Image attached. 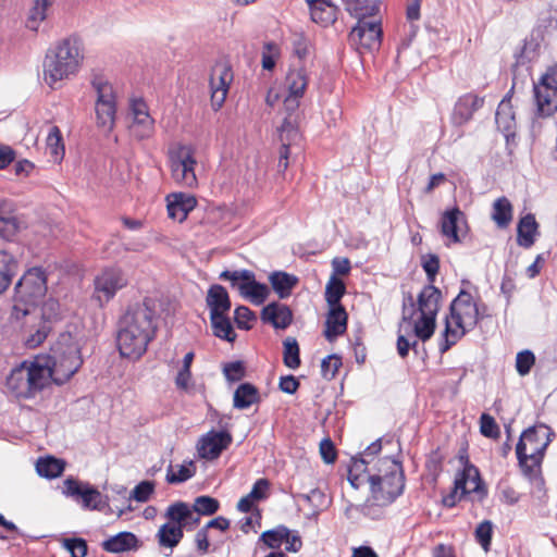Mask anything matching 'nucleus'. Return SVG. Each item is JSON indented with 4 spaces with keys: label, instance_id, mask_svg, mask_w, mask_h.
Instances as JSON below:
<instances>
[{
    "label": "nucleus",
    "instance_id": "nucleus-16",
    "mask_svg": "<svg viewBox=\"0 0 557 557\" xmlns=\"http://www.w3.org/2000/svg\"><path fill=\"white\" fill-rule=\"evenodd\" d=\"M133 122L129 125L131 134L139 139H147L154 133V119L149 113L148 104L144 99H133L129 104Z\"/></svg>",
    "mask_w": 557,
    "mask_h": 557
},
{
    "label": "nucleus",
    "instance_id": "nucleus-59",
    "mask_svg": "<svg viewBox=\"0 0 557 557\" xmlns=\"http://www.w3.org/2000/svg\"><path fill=\"white\" fill-rule=\"evenodd\" d=\"M480 432L487 438H498L500 435V430L495 419L485 412L480 417Z\"/></svg>",
    "mask_w": 557,
    "mask_h": 557
},
{
    "label": "nucleus",
    "instance_id": "nucleus-23",
    "mask_svg": "<svg viewBox=\"0 0 557 557\" xmlns=\"http://www.w3.org/2000/svg\"><path fill=\"white\" fill-rule=\"evenodd\" d=\"M309 7L311 20L327 27L337 20L338 8L331 0H305Z\"/></svg>",
    "mask_w": 557,
    "mask_h": 557
},
{
    "label": "nucleus",
    "instance_id": "nucleus-28",
    "mask_svg": "<svg viewBox=\"0 0 557 557\" xmlns=\"http://www.w3.org/2000/svg\"><path fill=\"white\" fill-rule=\"evenodd\" d=\"M7 387L16 398L29 399L34 397L24 366L11 371L7 379Z\"/></svg>",
    "mask_w": 557,
    "mask_h": 557
},
{
    "label": "nucleus",
    "instance_id": "nucleus-31",
    "mask_svg": "<svg viewBox=\"0 0 557 557\" xmlns=\"http://www.w3.org/2000/svg\"><path fill=\"white\" fill-rule=\"evenodd\" d=\"M184 528L180 524L165 522L160 525L156 539L160 547L169 548L171 552L181 543L184 537Z\"/></svg>",
    "mask_w": 557,
    "mask_h": 557
},
{
    "label": "nucleus",
    "instance_id": "nucleus-63",
    "mask_svg": "<svg viewBox=\"0 0 557 557\" xmlns=\"http://www.w3.org/2000/svg\"><path fill=\"white\" fill-rule=\"evenodd\" d=\"M269 294V287L264 283L256 281L245 299H248L256 306H260L267 300Z\"/></svg>",
    "mask_w": 557,
    "mask_h": 557
},
{
    "label": "nucleus",
    "instance_id": "nucleus-64",
    "mask_svg": "<svg viewBox=\"0 0 557 557\" xmlns=\"http://www.w3.org/2000/svg\"><path fill=\"white\" fill-rule=\"evenodd\" d=\"M223 373L227 381H240L246 374V368L243 361L236 360L228 362L223 368Z\"/></svg>",
    "mask_w": 557,
    "mask_h": 557
},
{
    "label": "nucleus",
    "instance_id": "nucleus-10",
    "mask_svg": "<svg viewBox=\"0 0 557 557\" xmlns=\"http://www.w3.org/2000/svg\"><path fill=\"white\" fill-rule=\"evenodd\" d=\"M368 16H358L356 26L348 36L349 44L360 53L376 51L382 42V26L380 21H367Z\"/></svg>",
    "mask_w": 557,
    "mask_h": 557
},
{
    "label": "nucleus",
    "instance_id": "nucleus-49",
    "mask_svg": "<svg viewBox=\"0 0 557 557\" xmlns=\"http://www.w3.org/2000/svg\"><path fill=\"white\" fill-rule=\"evenodd\" d=\"M195 473L196 467L191 460L181 465L177 472L173 471V466L170 463L165 480L169 484H178L191 479Z\"/></svg>",
    "mask_w": 557,
    "mask_h": 557
},
{
    "label": "nucleus",
    "instance_id": "nucleus-30",
    "mask_svg": "<svg viewBox=\"0 0 557 557\" xmlns=\"http://www.w3.org/2000/svg\"><path fill=\"white\" fill-rule=\"evenodd\" d=\"M24 368L29 386L35 397L49 384V380L51 379V369L48 363L42 366L38 362H32L29 367Z\"/></svg>",
    "mask_w": 557,
    "mask_h": 557
},
{
    "label": "nucleus",
    "instance_id": "nucleus-36",
    "mask_svg": "<svg viewBox=\"0 0 557 557\" xmlns=\"http://www.w3.org/2000/svg\"><path fill=\"white\" fill-rule=\"evenodd\" d=\"M523 476L529 481L533 494L539 498L546 493L545 480L542 474V463H524L519 466Z\"/></svg>",
    "mask_w": 557,
    "mask_h": 557
},
{
    "label": "nucleus",
    "instance_id": "nucleus-13",
    "mask_svg": "<svg viewBox=\"0 0 557 557\" xmlns=\"http://www.w3.org/2000/svg\"><path fill=\"white\" fill-rule=\"evenodd\" d=\"M534 97L541 116H549L557 111V65L550 66L534 84Z\"/></svg>",
    "mask_w": 557,
    "mask_h": 557
},
{
    "label": "nucleus",
    "instance_id": "nucleus-57",
    "mask_svg": "<svg viewBox=\"0 0 557 557\" xmlns=\"http://www.w3.org/2000/svg\"><path fill=\"white\" fill-rule=\"evenodd\" d=\"M539 45L531 41H525L519 53H516V65L528 66L537 55L536 48Z\"/></svg>",
    "mask_w": 557,
    "mask_h": 557
},
{
    "label": "nucleus",
    "instance_id": "nucleus-15",
    "mask_svg": "<svg viewBox=\"0 0 557 557\" xmlns=\"http://www.w3.org/2000/svg\"><path fill=\"white\" fill-rule=\"evenodd\" d=\"M234 79L232 66L226 62H216L210 74L211 107L214 111L225 102L230 85Z\"/></svg>",
    "mask_w": 557,
    "mask_h": 557
},
{
    "label": "nucleus",
    "instance_id": "nucleus-3",
    "mask_svg": "<svg viewBox=\"0 0 557 557\" xmlns=\"http://www.w3.org/2000/svg\"><path fill=\"white\" fill-rule=\"evenodd\" d=\"M47 293V274L41 267L28 269L14 287L12 318L20 320L32 312Z\"/></svg>",
    "mask_w": 557,
    "mask_h": 557
},
{
    "label": "nucleus",
    "instance_id": "nucleus-5",
    "mask_svg": "<svg viewBox=\"0 0 557 557\" xmlns=\"http://www.w3.org/2000/svg\"><path fill=\"white\" fill-rule=\"evenodd\" d=\"M554 437L555 432L543 422L525 429L516 445L518 466L543 463L547 447Z\"/></svg>",
    "mask_w": 557,
    "mask_h": 557
},
{
    "label": "nucleus",
    "instance_id": "nucleus-19",
    "mask_svg": "<svg viewBox=\"0 0 557 557\" xmlns=\"http://www.w3.org/2000/svg\"><path fill=\"white\" fill-rule=\"evenodd\" d=\"M484 97L473 92H467L460 96L453 109L451 123L455 126H462L470 122L473 114L480 110L484 104Z\"/></svg>",
    "mask_w": 557,
    "mask_h": 557
},
{
    "label": "nucleus",
    "instance_id": "nucleus-8",
    "mask_svg": "<svg viewBox=\"0 0 557 557\" xmlns=\"http://www.w3.org/2000/svg\"><path fill=\"white\" fill-rule=\"evenodd\" d=\"M447 317L451 324L460 331H465V334L473 330L482 320L479 305L473 302L471 294L465 289H461L450 302Z\"/></svg>",
    "mask_w": 557,
    "mask_h": 557
},
{
    "label": "nucleus",
    "instance_id": "nucleus-53",
    "mask_svg": "<svg viewBox=\"0 0 557 557\" xmlns=\"http://www.w3.org/2000/svg\"><path fill=\"white\" fill-rule=\"evenodd\" d=\"M474 537L485 553L490 552L493 537V523L484 520L475 528Z\"/></svg>",
    "mask_w": 557,
    "mask_h": 557
},
{
    "label": "nucleus",
    "instance_id": "nucleus-20",
    "mask_svg": "<svg viewBox=\"0 0 557 557\" xmlns=\"http://www.w3.org/2000/svg\"><path fill=\"white\" fill-rule=\"evenodd\" d=\"M495 122L498 131L504 135L507 145L515 141L517 123L509 98L505 97L499 102L495 113Z\"/></svg>",
    "mask_w": 557,
    "mask_h": 557
},
{
    "label": "nucleus",
    "instance_id": "nucleus-4",
    "mask_svg": "<svg viewBox=\"0 0 557 557\" xmlns=\"http://www.w3.org/2000/svg\"><path fill=\"white\" fill-rule=\"evenodd\" d=\"M49 359L51 380L57 385L66 383L83 364L81 347L71 334H62L59 337Z\"/></svg>",
    "mask_w": 557,
    "mask_h": 557
},
{
    "label": "nucleus",
    "instance_id": "nucleus-45",
    "mask_svg": "<svg viewBox=\"0 0 557 557\" xmlns=\"http://www.w3.org/2000/svg\"><path fill=\"white\" fill-rule=\"evenodd\" d=\"M465 331L454 326L448 317L445 319V329L438 342V350L443 355L448 351L462 336Z\"/></svg>",
    "mask_w": 557,
    "mask_h": 557
},
{
    "label": "nucleus",
    "instance_id": "nucleus-41",
    "mask_svg": "<svg viewBox=\"0 0 557 557\" xmlns=\"http://www.w3.org/2000/svg\"><path fill=\"white\" fill-rule=\"evenodd\" d=\"M492 220L499 228H506L512 220V205L506 197L497 198L493 203Z\"/></svg>",
    "mask_w": 557,
    "mask_h": 557
},
{
    "label": "nucleus",
    "instance_id": "nucleus-2",
    "mask_svg": "<svg viewBox=\"0 0 557 557\" xmlns=\"http://www.w3.org/2000/svg\"><path fill=\"white\" fill-rule=\"evenodd\" d=\"M81 41L71 36L48 50L44 63V76L49 86L75 75L83 61Z\"/></svg>",
    "mask_w": 557,
    "mask_h": 557
},
{
    "label": "nucleus",
    "instance_id": "nucleus-51",
    "mask_svg": "<svg viewBox=\"0 0 557 557\" xmlns=\"http://www.w3.org/2000/svg\"><path fill=\"white\" fill-rule=\"evenodd\" d=\"M22 227L21 221L13 214H3L0 211V237L12 240Z\"/></svg>",
    "mask_w": 557,
    "mask_h": 557
},
{
    "label": "nucleus",
    "instance_id": "nucleus-21",
    "mask_svg": "<svg viewBox=\"0 0 557 557\" xmlns=\"http://www.w3.org/2000/svg\"><path fill=\"white\" fill-rule=\"evenodd\" d=\"M261 320L276 330H285L293 322V311L285 304L272 301L263 307Z\"/></svg>",
    "mask_w": 557,
    "mask_h": 557
},
{
    "label": "nucleus",
    "instance_id": "nucleus-42",
    "mask_svg": "<svg viewBox=\"0 0 557 557\" xmlns=\"http://www.w3.org/2000/svg\"><path fill=\"white\" fill-rule=\"evenodd\" d=\"M54 0H34L26 18V27L30 30H37L40 23L47 17V10Z\"/></svg>",
    "mask_w": 557,
    "mask_h": 557
},
{
    "label": "nucleus",
    "instance_id": "nucleus-54",
    "mask_svg": "<svg viewBox=\"0 0 557 557\" xmlns=\"http://www.w3.org/2000/svg\"><path fill=\"white\" fill-rule=\"evenodd\" d=\"M62 547L71 554V557H85L88 553L87 542L83 537L62 539Z\"/></svg>",
    "mask_w": 557,
    "mask_h": 557
},
{
    "label": "nucleus",
    "instance_id": "nucleus-37",
    "mask_svg": "<svg viewBox=\"0 0 557 557\" xmlns=\"http://www.w3.org/2000/svg\"><path fill=\"white\" fill-rule=\"evenodd\" d=\"M210 322L213 335L218 338L234 343L237 335L233 329L227 313L210 314Z\"/></svg>",
    "mask_w": 557,
    "mask_h": 557
},
{
    "label": "nucleus",
    "instance_id": "nucleus-61",
    "mask_svg": "<svg viewBox=\"0 0 557 557\" xmlns=\"http://www.w3.org/2000/svg\"><path fill=\"white\" fill-rule=\"evenodd\" d=\"M256 320V314L246 306H238L234 311V321L239 330L251 329L250 321Z\"/></svg>",
    "mask_w": 557,
    "mask_h": 557
},
{
    "label": "nucleus",
    "instance_id": "nucleus-58",
    "mask_svg": "<svg viewBox=\"0 0 557 557\" xmlns=\"http://www.w3.org/2000/svg\"><path fill=\"white\" fill-rule=\"evenodd\" d=\"M539 45L531 41H525L519 53H516V65L528 66L537 55L536 48Z\"/></svg>",
    "mask_w": 557,
    "mask_h": 557
},
{
    "label": "nucleus",
    "instance_id": "nucleus-44",
    "mask_svg": "<svg viewBox=\"0 0 557 557\" xmlns=\"http://www.w3.org/2000/svg\"><path fill=\"white\" fill-rule=\"evenodd\" d=\"M190 507L185 502H175L166 508L164 517L168 519V522L180 524L185 529L186 520L190 518Z\"/></svg>",
    "mask_w": 557,
    "mask_h": 557
},
{
    "label": "nucleus",
    "instance_id": "nucleus-43",
    "mask_svg": "<svg viewBox=\"0 0 557 557\" xmlns=\"http://www.w3.org/2000/svg\"><path fill=\"white\" fill-rule=\"evenodd\" d=\"M288 534L289 529L284 524H278L273 529L262 532L259 541H261L269 548L280 550L284 540H286Z\"/></svg>",
    "mask_w": 557,
    "mask_h": 557
},
{
    "label": "nucleus",
    "instance_id": "nucleus-12",
    "mask_svg": "<svg viewBox=\"0 0 557 557\" xmlns=\"http://www.w3.org/2000/svg\"><path fill=\"white\" fill-rule=\"evenodd\" d=\"M63 494L81 502L83 508L88 510L102 511L109 507L108 496L102 495L89 483L81 482L72 476L63 482Z\"/></svg>",
    "mask_w": 557,
    "mask_h": 557
},
{
    "label": "nucleus",
    "instance_id": "nucleus-35",
    "mask_svg": "<svg viewBox=\"0 0 557 557\" xmlns=\"http://www.w3.org/2000/svg\"><path fill=\"white\" fill-rule=\"evenodd\" d=\"M17 269L18 263L15 257L5 250H0V295L9 288Z\"/></svg>",
    "mask_w": 557,
    "mask_h": 557
},
{
    "label": "nucleus",
    "instance_id": "nucleus-17",
    "mask_svg": "<svg viewBox=\"0 0 557 557\" xmlns=\"http://www.w3.org/2000/svg\"><path fill=\"white\" fill-rule=\"evenodd\" d=\"M232 440L231 433L226 430H211L199 440L198 455L202 459L214 460L231 445Z\"/></svg>",
    "mask_w": 557,
    "mask_h": 557
},
{
    "label": "nucleus",
    "instance_id": "nucleus-32",
    "mask_svg": "<svg viewBox=\"0 0 557 557\" xmlns=\"http://www.w3.org/2000/svg\"><path fill=\"white\" fill-rule=\"evenodd\" d=\"M372 459H367L361 455L350 459L347 479L354 488H359V486L367 481L371 473V468H369Z\"/></svg>",
    "mask_w": 557,
    "mask_h": 557
},
{
    "label": "nucleus",
    "instance_id": "nucleus-11",
    "mask_svg": "<svg viewBox=\"0 0 557 557\" xmlns=\"http://www.w3.org/2000/svg\"><path fill=\"white\" fill-rule=\"evenodd\" d=\"M196 160L190 147L181 145L169 153V164L173 180L186 187L197 184L195 174Z\"/></svg>",
    "mask_w": 557,
    "mask_h": 557
},
{
    "label": "nucleus",
    "instance_id": "nucleus-52",
    "mask_svg": "<svg viewBox=\"0 0 557 557\" xmlns=\"http://www.w3.org/2000/svg\"><path fill=\"white\" fill-rule=\"evenodd\" d=\"M191 507L200 516H212L220 509V503L214 497L201 495L195 498Z\"/></svg>",
    "mask_w": 557,
    "mask_h": 557
},
{
    "label": "nucleus",
    "instance_id": "nucleus-29",
    "mask_svg": "<svg viewBox=\"0 0 557 557\" xmlns=\"http://www.w3.org/2000/svg\"><path fill=\"white\" fill-rule=\"evenodd\" d=\"M101 546L108 553L129 552L138 547V539L134 533L123 531L104 540Z\"/></svg>",
    "mask_w": 557,
    "mask_h": 557
},
{
    "label": "nucleus",
    "instance_id": "nucleus-34",
    "mask_svg": "<svg viewBox=\"0 0 557 557\" xmlns=\"http://www.w3.org/2000/svg\"><path fill=\"white\" fill-rule=\"evenodd\" d=\"M269 281L278 298L285 299L290 296L293 288L298 283V277L284 271H274L270 274Z\"/></svg>",
    "mask_w": 557,
    "mask_h": 557
},
{
    "label": "nucleus",
    "instance_id": "nucleus-46",
    "mask_svg": "<svg viewBox=\"0 0 557 557\" xmlns=\"http://www.w3.org/2000/svg\"><path fill=\"white\" fill-rule=\"evenodd\" d=\"M283 362L289 369H298L300 367V349L295 337H286L283 341Z\"/></svg>",
    "mask_w": 557,
    "mask_h": 557
},
{
    "label": "nucleus",
    "instance_id": "nucleus-55",
    "mask_svg": "<svg viewBox=\"0 0 557 557\" xmlns=\"http://www.w3.org/2000/svg\"><path fill=\"white\" fill-rule=\"evenodd\" d=\"M342 364V358L338 355L332 354L326 356L321 361L322 376L329 381L333 380Z\"/></svg>",
    "mask_w": 557,
    "mask_h": 557
},
{
    "label": "nucleus",
    "instance_id": "nucleus-38",
    "mask_svg": "<svg viewBox=\"0 0 557 557\" xmlns=\"http://www.w3.org/2000/svg\"><path fill=\"white\" fill-rule=\"evenodd\" d=\"M64 468V460L53 456L41 457L36 462V471L38 475L46 479H55L60 476L63 473Z\"/></svg>",
    "mask_w": 557,
    "mask_h": 557
},
{
    "label": "nucleus",
    "instance_id": "nucleus-56",
    "mask_svg": "<svg viewBox=\"0 0 557 557\" xmlns=\"http://www.w3.org/2000/svg\"><path fill=\"white\" fill-rule=\"evenodd\" d=\"M535 363V355L530 349L521 350L516 356V370L519 375L525 376Z\"/></svg>",
    "mask_w": 557,
    "mask_h": 557
},
{
    "label": "nucleus",
    "instance_id": "nucleus-1",
    "mask_svg": "<svg viewBox=\"0 0 557 557\" xmlns=\"http://www.w3.org/2000/svg\"><path fill=\"white\" fill-rule=\"evenodd\" d=\"M158 314L152 299L145 298L141 304L131 306L121 318L116 335V345L122 357L138 360L156 337Z\"/></svg>",
    "mask_w": 557,
    "mask_h": 557
},
{
    "label": "nucleus",
    "instance_id": "nucleus-47",
    "mask_svg": "<svg viewBox=\"0 0 557 557\" xmlns=\"http://www.w3.org/2000/svg\"><path fill=\"white\" fill-rule=\"evenodd\" d=\"M47 148L54 162H61L64 158L65 148L62 133L58 126H52L47 136Z\"/></svg>",
    "mask_w": 557,
    "mask_h": 557
},
{
    "label": "nucleus",
    "instance_id": "nucleus-24",
    "mask_svg": "<svg viewBox=\"0 0 557 557\" xmlns=\"http://www.w3.org/2000/svg\"><path fill=\"white\" fill-rule=\"evenodd\" d=\"M348 314L344 306L330 307L325 320L324 336L333 342L347 330Z\"/></svg>",
    "mask_w": 557,
    "mask_h": 557
},
{
    "label": "nucleus",
    "instance_id": "nucleus-48",
    "mask_svg": "<svg viewBox=\"0 0 557 557\" xmlns=\"http://www.w3.org/2000/svg\"><path fill=\"white\" fill-rule=\"evenodd\" d=\"M346 293V286L341 278L332 275L325 287V300L329 307L343 306L341 299Z\"/></svg>",
    "mask_w": 557,
    "mask_h": 557
},
{
    "label": "nucleus",
    "instance_id": "nucleus-39",
    "mask_svg": "<svg viewBox=\"0 0 557 557\" xmlns=\"http://www.w3.org/2000/svg\"><path fill=\"white\" fill-rule=\"evenodd\" d=\"M350 15L374 16L380 11V0H342Z\"/></svg>",
    "mask_w": 557,
    "mask_h": 557
},
{
    "label": "nucleus",
    "instance_id": "nucleus-22",
    "mask_svg": "<svg viewBox=\"0 0 557 557\" xmlns=\"http://www.w3.org/2000/svg\"><path fill=\"white\" fill-rule=\"evenodd\" d=\"M166 200L169 216L180 223L186 220L189 212H191L197 205V200L194 196L184 193L171 194L168 196Z\"/></svg>",
    "mask_w": 557,
    "mask_h": 557
},
{
    "label": "nucleus",
    "instance_id": "nucleus-27",
    "mask_svg": "<svg viewBox=\"0 0 557 557\" xmlns=\"http://www.w3.org/2000/svg\"><path fill=\"white\" fill-rule=\"evenodd\" d=\"M539 235V223L534 214L528 213L522 216L517 225V244L523 248H531Z\"/></svg>",
    "mask_w": 557,
    "mask_h": 557
},
{
    "label": "nucleus",
    "instance_id": "nucleus-40",
    "mask_svg": "<svg viewBox=\"0 0 557 557\" xmlns=\"http://www.w3.org/2000/svg\"><path fill=\"white\" fill-rule=\"evenodd\" d=\"M285 86L289 95L304 97L308 86L306 70L302 67L290 69L285 78Z\"/></svg>",
    "mask_w": 557,
    "mask_h": 557
},
{
    "label": "nucleus",
    "instance_id": "nucleus-9",
    "mask_svg": "<svg viewBox=\"0 0 557 557\" xmlns=\"http://www.w3.org/2000/svg\"><path fill=\"white\" fill-rule=\"evenodd\" d=\"M460 460L463 468L457 473L450 493L442 498L443 506L447 508H454L465 496L480 490L481 478L478 468L469 462L467 456H461Z\"/></svg>",
    "mask_w": 557,
    "mask_h": 557
},
{
    "label": "nucleus",
    "instance_id": "nucleus-7",
    "mask_svg": "<svg viewBox=\"0 0 557 557\" xmlns=\"http://www.w3.org/2000/svg\"><path fill=\"white\" fill-rule=\"evenodd\" d=\"M91 86L96 91L97 125L106 132L113 129L116 115V99L113 86L101 75H95Z\"/></svg>",
    "mask_w": 557,
    "mask_h": 557
},
{
    "label": "nucleus",
    "instance_id": "nucleus-33",
    "mask_svg": "<svg viewBox=\"0 0 557 557\" xmlns=\"http://www.w3.org/2000/svg\"><path fill=\"white\" fill-rule=\"evenodd\" d=\"M261 400L259 389L249 382L240 383L234 392L233 406L236 409H247Z\"/></svg>",
    "mask_w": 557,
    "mask_h": 557
},
{
    "label": "nucleus",
    "instance_id": "nucleus-26",
    "mask_svg": "<svg viewBox=\"0 0 557 557\" xmlns=\"http://www.w3.org/2000/svg\"><path fill=\"white\" fill-rule=\"evenodd\" d=\"M442 292L434 284L425 285L418 295V308L421 314L436 317L440 310V301L442 300Z\"/></svg>",
    "mask_w": 557,
    "mask_h": 557
},
{
    "label": "nucleus",
    "instance_id": "nucleus-50",
    "mask_svg": "<svg viewBox=\"0 0 557 557\" xmlns=\"http://www.w3.org/2000/svg\"><path fill=\"white\" fill-rule=\"evenodd\" d=\"M435 326L436 317L421 314L419 320L414 323L413 332L419 339L426 342L433 336Z\"/></svg>",
    "mask_w": 557,
    "mask_h": 557
},
{
    "label": "nucleus",
    "instance_id": "nucleus-60",
    "mask_svg": "<svg viewBox=\"0 0 557 557\" xmlns=\"http://www.w3.org/2000/svg\"><path fill=\"white\" fill-rule=\"evenodd\" d=\"M280 138L282 143H295L299 139L300 134L298 127L294 121L290 120L289 116L285 117L281 127H280Z\"/></svg>",
    "mask_w": 557,
    "mask_h": 557
},
{
    "label": "nucleus",
    "instance_id": "nucleus-18",
    "mask_svg": "<svg viewBox=\"0 0 557 557\" xmlns=\"http://www.w3.org/2000/svg\"><path fill=\"white\" fill-rule=\"evenodd\" d=\"M467 230L466 215L458 207L448 209L443 213L441 218V233L451 243H461Z\"/></svg>",
    "mask_w": 557,
    "mask_h": 557
},
{
    "label": "nucleus",
    "instance_id": "nucleus-14",
    "mask_svg": "<svg viewBox=\"0 0 557 557\" xmlns=\"http://www.w3.org/2000/svg\"><path fill=\"white\" fill-rule=\"evenodd\" d=\"M94 298L103 306L127 285V278L119 268H108L95 278Z\"/></svg>",
    "mask_w": 557,
    "mask_h": 557
},
{
    "label": "nucleus",
    "instance_id": "nucleus-62",
    "mask_svg": "<svg viewBox=\"0 0 557 557\" xmlns=\"http://www.w3.org/2000/svg\"><path fill=\"white\" fill-rule=\"evenodd\" d=\"M154 491V483L152 481H141L138 483L132 494L127 497V500L134 498L136 502L146 503Z\"/></svg>",
    "mask_w": 557,
    "mask_h": 557
},
{
    "label": "nucleus",
    "instance_id": "nucleus-6",
    "mask_svg": "<svg viewBox=\"0 0 557 557\" xmlns=\"http://www.w3.org/2000/svg\"><path fill=\"white\" fill-rule=\"evenodd\" d=\"M394 472L386 474H369L370 492L375 505L388 506L393 504L405 488V473L401 463H392Z\"/></svg>",
    "mask_w": 557,
    "mask_h": 557
},
{
    "label": "nucleus",
    "instance_id": "nucleus-25",
    "mask_svg": "<svg viewBox=\"0 0 557 557\" xmlns=\"http://www.w3.org/2000/svg\"><path fill=\"white\" fill-rule=\"evenodd\" d=\"M206 304L210 314L227 313L232 302L226 288L220 284H212L206 296Z\"/></svg>",
    "mask_w": 557,
    "mask_h": 557
}]
</instances>
